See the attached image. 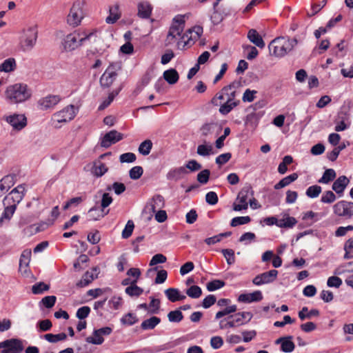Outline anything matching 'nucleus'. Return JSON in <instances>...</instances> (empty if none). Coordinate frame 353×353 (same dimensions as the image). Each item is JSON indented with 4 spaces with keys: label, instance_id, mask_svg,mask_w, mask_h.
<instances>
[{
    "label": "nucleus",
    "instance_id": "nucleus-50",
    "mask_svg": "<svg viewBox=\"0 0 353 353\" xmlns=\"http://www.w3.org/2000/svg\"><path fill=\"white\" fill-rule=\"evenodd\" d=\"M251 221V218L249 216H236L231 220L230 225L232 227H236L240 225L249 223Z\"/></svg>",
    "mask_w": 353,
    "mask_h": 353
},
{
    "label": "nucleus",
    "instance_id": "nucleus-36",
    "mask_svg": "<svg viewBox=\"0 0 353 353\" xmlns=\"http://www.w3.org/2000/svg\"><path fill=\"white\" fill-rule=\"evenodd\" d=\"M31 250L26 249L24 250L19 259V268L22 269L23 268H27L29 265L30 259H31Z\"/></svg>",
    "mask_w": 353,
    "mask_h": 353
},
{
    "label": "nucleus",
    "instance_id": "nucleus-5",
    "mask_svg": "<svg viewBox=\"0 0 353 353\" xmlns=\"http://www.w3.org/2000/svg\"><path fill=\"white\" fill-rule=\"evenodd\" d=\"M77 113L73 105H68L61 110L54 113L52 116V125L56 128H60L62 123L72 121Z\"/></svg>",
    "mask_w": 353,
    "mask_h": 353
},
{
    "label": "nucleus",
    "instance_id": "nucleus-62",
    "mask_svg": "<svg viewBox=\"0 0 353 353\" xmlns=\"http://www.w3.org/2000/svg\"><path fill=\"white\" fill-rule=\"evenodd\" d=\"M90 308L88 306H83L79 307L76 313V316L80 319L83 320L88 316L90 313Z\"/></svg>",
    "mask_w": 353,
    "mask_h": 353
},
{
    "label": "nucleus",
    "instance_id": "nucleus-18",
    "mask_svg": "<svg viewBox=\"0 0 353 353\" xmlns=\"http://www.w3.org/2000/svg\"><path fill=\"white\" fill-rule=\"evenodd\" d=\"M262 299V292L259 290H256L252 293L241 294L239 296L237 300L239 302L250 303L252 302H258Z\"/></svg>",
    "mask_w": 353,
    "mask_h": 353
},
{
    "label": "nucleus",
    "instance_id": "nucleus-37",
    "mask_svg": "<svg viewBox=\"0 0 353 353\" xmlns=\"http://www.w3.org/2000/svg\"><path fill=\"white\" fill-rule=\"evenodd\" d=\"M16 68V61L13 58H9L6 59L1 65H0V71L9 72L13 71Z\"/></svg>",
    "mask_w": 353,
    "mask_h": 353
},
{
    "label": "nucleus",
    "instance_id": "nucleus-48",
    "mask_svg": "<svg viewBox=\"0 0 353 353\" xmlns=\"http://www.w3.org/2000/svg\"><path fill=\"white\" fill-rule=\"evenodd\" d=\"M188 296L192 299H198L202 294V290L198 285H192L186 290Z\"/></svg>",
    "mask_w": 353,
    "mask_h": 353
},
{
    "label": "nucleus",
    "instance_id": "nucleus-38",
    "mask_svg": "<svg viewBox=\"0 0 353 353\" xmlns=\"http://www.w3.org/2000/svg\"><path fill=\"white\" fill-rule=\"evenodd\" d=\"M108 168L105 163L101 162L94 163L92 169V173L97 177L102 176L105 172H108Z\"/></svg>",
    "mask_w": 353,
    "mask_h": 353
},
{
    "label": "nucleus",
    "instance_id": "nucleus-26",
    "mask_svg": "<svg viewBox=\"0 0 353 353\" xmlns=\"http://www.w3.org/2000/svg\"><path fill=\"white\" fill-rule=\"evenodd\" d=\"M108 212L109 210L104 212L103 210L99 209L97 207H92L88 211V221H97L104 217Z\"/></svg>",
    "mask_w": 353,
    "mask_h": 353
},
{
    "label": "nucleus",
    "instance_id": "nucleus-58",
    "mask_svg": "<svg viewBox=\"0 0 353 353\" xmlns=\"http://www.w3.org/2000/svg\"><path fill=\"white\" fill-rule=\"evenodd\" d=\"M345 253L344 254L345 259H350L353 258V241L349 239L346 241L344 246Z\"/></svg>",
    "mask_w": 353,
    "mask_h": 353
},
{
    "label": "nucleus",
    "instance_id": "nucleus-14",
    "mask_svg": "<svg viewBox=\"0 0 353 353\" xmlns=\"http://www.w3.org/2000/svg\"><path fill=\"white\" fill-rule=\"evenodd\" d=\"M352 209V202L344 200L337 202L333 206V212L336 215L347 219H350L353 216Z\"/></svg>",
    "mask_w": 353,
    "mask_h": 353
},
{
    "label": "nucleus",
    "instance_id": "nucleus-9",
    "mask_svg": "<svg viewBox=\"0 0 353 353\" xmlns=\"http://www.w3.org/2000/svg\"><path fill=\"white\" fill-rule=\"evenodd\" d=\"M253 317L250 312H241L234 314L230 315L226 321V325L230 327H237L249 323Z\"/></svg>",
    "mask_w": 353,
    "mask_h": 353
},
{
    "label": "nucleus",
    "instance_id": "nucleus-42",
    "mask_svg": "<svg viewBox=\"0 0 353 353\" xmlns=\"http://www.w3.org/2000/svg\"><path fill=\"white\" fill-rule=\"evenodd\" d=\"M94 276L92 273L87 271L82 276L81 279L77 283V286L79 288H83L88 285L94 279Z\"/></svg>",
    "mask_w": 353,
    "mask_h": 353
},
{
    "label": "nucleus",
    "instance_id": "nucleus-29",
    "mask_svg": "<svg viewBox=\"0 0 353 353\" xmlns=\"http://www.w3.org/2000/svg\"><path fill=\"white\" fill-rule=\"evenodd\" d=\"M163 78L164 79L171 85L175 84L177 83L179 79V75L178 72L173 68H170L169 70H165L163 72Z\"/></svg>",
    "mask_w": 353,
    "mask_h": 353
},
{
    "label": "nucleus",
    "instance_id": "nucleus-40",
    "mask_svg": "<svg viewBox=\"0 0 353 353\" xmlns=\"http://www.w3.org/2000/svg\"><path fill=\"white\" fill-rule=\"evenodd\" d=\"M292 336H286L285 341L281 343V351L283 352H292L294 350L295 345L292 341Z\"/></svg>",
    "mask_w": 353,
    "mask_h": 353
},
{
    "label": "nucleus",
    "instance_id": "nucleus-15",
    "mask_svg": "<svg viewBox=\"0 0 353 353\" xmlns=\"http://www.w3.org/2000/svg\"><path fill=\"white\" fill-rule=\"evenodd\" d=\"M278 275V271L276 270H271L268 272L256 275L252 280V283L255 285H261L272 283L276 280Z\"/></svg>",
    "mask_w": 353,
    "mask_h": 353
},
{
    "label": "nucleus",
    "instance_id": "nucleus-11",
    "mask_svg": "<svg viewBox=\"0 0 353 353\" xmlns=\"http://www.w3.org/2000/svg\"><path fill=\"white\" fill-rule=\"evenodd\" d=\"M26 186L24 184H20L14 188L3 199V205L14 204L17 205L22 201L25 196Z\"/></svg>",
    "mask_w": 353,
    "mask_h": 353
},
{
    "label": "nucleus",
    "instance_id": "nucleus-28",
    "mask_svg": "<svg viewBox=\"0 0 353 353\" xmlns=\"http://www.w3.org/2000/svg\"><path fill=\"white\" fill-rule=\"evenodd\" d=\"M165 294L168 299L172 303L178 301H181L185 299V295H181L179 290L176 288H170L165 290Z\"/></svg>",
    "mask_w": 353,
    "mask_h": 353
},
{
    "label": "nucleus",
    "instance_id": "nucleus-8",
    "mask_svg": "<svg viewBox=\"0 0 353 353\" xmlns=\"http://www.w3.org/2000/svg\"><path fill=\"white\" fill-rule=\"evenodd\" d=\"M120 69L118 63H111L101 75L99 82L103 88H109L118 76L117 71Z\"/></svg>",
    "mask_w": 353,
    "mask_h": 353
},
{
    "label": "nucleus",
    "instance_id": "nucleus-57",
    "mask_svg": "<svg viewBox=\"0 0 353 353\" xmlns=\"http://www.w3.org/2000/svg\"><path fill=\"white\" fill-rule=\"evenodd\" d=\"M336 199V195L333 193V192L327 190L323 194L321 201L323 203H332L334 202Z\"/></svg>",
    "mask_w": 353,
    "mask_h": 353
},
{
    "label": "nucleus",
    "instance_id": "nucleus-1",
    "mask_svg": "<svg viewBox=\"0 0 353 353\" xmlns=\"http://www.w3.org/2000/svg\"><path fill=\"white\" fill-rule=\"evenodd\" d=\"M96 32L95 30L91 32L85 30H75L65 37L63 41V48L66 51H72L90 41Z\"/></svg>",
    "mask_w": 353,
    "mask_h": 353
},
{
    "label": "nucleus",
    "instance_id": "nucleus-31",
    "mask_svg": "<svg viewBox=\"0 0 353 353\" xmlns=\"http://www.w3.org/2000/svg\"><path fill=\"white\" fill-rule=\"evenodd\" d=\"M319 311L316 309H312L308 311L307 307H303L301 310L299 312V317L301 321L305 319H310L312 316H319Z\"/></svg>",
    "mask_w": 353,
    "mask_h": 353
},
{
    "label": "nucleus",
    "instance_id": "nucleus-45",
    "mask_svg": "<svg viewBox=\"0 0 353 353\" xmlns=\"http://www.w3.org/2000/svg\"><path fill=\"white\" fill-rule=\"evenodd\" d=\"M66 338L67 335L64 332L57 334H46L44 335V339L50 343H57L59 341H64Z\"/></svg>",
    "mask_w": 353,
    "mask_h": 353
},
{
    "label": "nucleus",
    "instance_id": "nucleus-60",
    "mask_svg": "<svg viewBox=\"0 0 353 353\" xmlns=\"http://www.w3.org/2000/svg\"><path fill=\"white\" fill-rule=\"evenodd\" d=\"M112 189L114 191L116 194L119 195L125 191L126 188L123 183L114 182L112 185V187L108 186L107 188L108 190H110Z\"/></svg>",
    "mask_w": 353,
    "mask_h": 353
},
{
    "label": "nucleus",
    "instance_id": "nucleus-49",
    "mask_svg": "<svg viewBox=\"0 0 353 353\" xmlns=\"http://www.w3.org/2000/svg\"><path fill=\"white\" fill-rule=\"evenodd\" d=\"M151 301L148 305V312L150 314H159L160 310L161 301L158 299L150 298Z\"/></svg>",
    "mask_w": 353,
    "mask_h": 353
},
{
    "label": "nucleus",
    "instance_id": "nucleus-43",
    "mask_svg": "<svg viewBox=\"0 0 353 353\" xmlns=\"http://www.w3.org/2000/svg\"><path fill=\"white\" fill-rule=\"evenodd\" d=\"M293 162V158L290 155H286L283 157L282 162H281L278 167V172L283 174L288 170V165L291 164Z\"/></svg>",
    "mask_w": 353,
    "mask_h": 353
},
{
    "label": "nucleus",
    "instance_id": "nucleus-35",
    "mask_svg": "<svg viewBox=\"0 0 353 353\" xmlns=\"http://www.w3.org/2000/svg\"><path fill=\"white\" fill-rule=\"evenodd\" d=\"M336 176V172L333 169H327L324 172L322 177L320 179H319L318 182L324 184L329 183L330 182L334 180Z\"/></svg>",
    "mask_w": 353,
    "mask_h": 353
},
{
    "label": "nucleus",
    "instance_id": "nucleus-44",
    "mask_svg": "<svg viewBox=\"0 0 353 353\" xmlns=\"http://www.w3.org/2000/svg\"><path fill=\"white\" fill-rule=\"evenodd\" d=\"M212 150L211 144H201L197 147L196 153L200 156L206 157L212 154Z\"/></svg>",
    "mask_w": 353,
    "mask_h": 353
},
{
    "label": "nucleus",
    "instance_id": "nucleus-63",
    "mask_svg": "<svg viewBox=\"0 0 353 353\" xmlns=\"http://www.w3.org/2000/svg\"><path fill=\"white\" fill-rule=\"evenodd\" d=\"M137 157L132 152H126L120 155L119 161L121 163H133L136 161Z\"/></svg>",
    "mask_w": 353,
    "mask_h": 353
},
{
    "label": "nucleus",
    "instance_id": "nucleus-59",
    "mask_svg": "<svg viewBox=\"0 0 353 353\" xmlns=\"http://www.w3.org/2000/svg\"><path fill=\"white\" fill-rule=\"evenodd\" d=\"M134 228V225L133 221L131 220H129L127 222V223L125 226V228L122 231V237L123 239L129 238L132 234Z\"/></svg>",
    "mask_w": 353,
    "mask_h": 353
},
{
    "label": "nucleus",
    "instance_id": "nucleus-34",
    "mask_svg": "<svg viewBox=\"0 0 353 353\" xmlns=\"http://www.w3.org/2000/svg\"><path fill=\"white\" fill-rule=\"evenodd\" d=\"M230 89V87H223L221 90L216 94V95L212 99L211 103L216 106L221 105L222 101H226V97L225 96V92Z\"/></svg>",
    "mask_w": 353,
    "mask_h": 353
},
{
    "label": "nucleus",
    "instance_id": "nucleus-39",
    "mask_svg": "<svg viewBox=\"0 0 353 353\" xmlns=\"http://www.w3.org/2000/svg\"><path fill=\"white\" fill-rule=\"evenodd\" d=\"M3 205L5 208L0 218V221H2L3 219L10 220L17 209V206L14 204L10 203V205Z\"/></svg>",
    "mask_w": 353,
    "mask_h": 353
},
{
    "label": "nucleus",
    "instance_id": "nucleus-30",
    "mask_svg": "<svg viewBox=\"0 0 353 353\" xmlns=\"http://www.w3.org/2000/svg\"><path fill=\"white\" fill-rule=\"evenodd\" d=\"M161 322V319L153 316L150 319L144 320L141 324V328L143 330L154 329Z\"/></svg>",
    "mask_w": 353,
    "mask_h": 353
},
{
    "label": "nucleus",
    "instance_id": "nucleus-19",
    "mask_svg": "<svg viewBox=\"0 0 353 353\" xmlns=\"http://www.w3.org/2000/svg\"><path fill=\"white\" fill-rule=\"evenodd\" d=\"M6 121L14 129L21 130L26 125V118L23 115L14 114L6 118Z\"/></svg>",
    "mask_w": 353,
    "mask_h": 353
},
{
    "label": "nucleus",
    "instance_id": "nucleus-46",
    "mask_svg": "<svg viewBox=\"0 0 353 353\" xmlns=\"http://www.w3.org/2000/svg\"><path fill=\"white\" fill-rule=\"evenodd\" d=\"M152 148V143L150 140L147 139L143 141L139 147V152L140 154L146 156L150 154Z\"/></svg>",
    "mask_w": 353,
    "mask_h": 353
},
{
    "label": "nucleus",
    "instance_id": "nucleus-61",
    "mask_svg": "<svg viewBox=\"0 0 353 353\" xmlns=\"http://www.w3.org/2000/svg\"><path fill=\"white\" fill-rule=\"evenodd\" d=\"M210 175V171L205 169L197 174V181L201 184H205L208 182Z\"/></svg>",
    "mask_w": 353,
    "mask_h": 353
},
{
    "label": "nucleus",
    "instance_id": "nucleus-27",
    "mask_svg": "<svg viewBox=\"0 0 353 353\" xmlns=\"http://www.w3.org/2000/svg\"><path fill=\"white\" fill-rule=\"evenodd\" d=\"M165 201L164 198L160 194L154 195L150 203V210L152 212H156L157 210H161L164 207Z\"/></svg>",
    "mask_w": 353,
    "mask_h": 353
},
{
    "label": "nucleus",
    "instance_id": "nucleus-64",
    "mask_svg": "<svg viewBox=\"0 0 353 353\" xmlns=\"http://www.w3.org/2000/svg\"><path fill=\"white\" fill-rule=\"evenodd\" d=\"M121 321L123 324L132 325L138 321L137 316L132 313H128L121 319Z\"/></svg>",
    "mask_w": 353,
    "mask_h": 353
},
{
    "label": "nucleus",
    "instance_id": "nucleus-21",
    "mask_svg": "<svg viewBox=\"0 0 353 353\" xmlns=\"http://www.w3.org/2000/svg\"><path fill=\"white\" fill-rule=\"evenodd\" d=\"M183 29L181 28L180 25L172 24L170 28L168 31L167 38H166V44L170 45L173 43L177 37H181Z\"/></svg>",
    "mask_w": 353,
    "mask_h": 353
},
{
    "label": "nucleus",
    "instance_id": "nucleus-51",
    "mask_svg": "<svg viewBox=\"0 0 353 353\" xmlns=\"http://www.w3.org/2000/svg\"><path fill=\"white\" fill-rule=\"evenodd\" d=\"M168 320L170 322L179 323L183 319V314L179 310L171 311L168 314Z\"/></svg>",
    "mask_w": 353,
    "mask_h": 353
},
{
    "label": "nucleus",
    "instance_id": "nucleus-7",
    "mask_svg": "<svg viewBox=\"0 0 353 353\" xmlns=\"http://www.w3.org/2000/svg\"><path fill=\"white\" fill-rule=\"evenodd\" d=\"M238 83L236 82H232L230 85H227L226 87H230V89H228L225 93V96L226 97V101L224 102L219 108V112L223 115H226L229 112L232 111V110L236 107L240 101H234L236 92L234 90Z\"/></svg>",
    "mask_w": 353,
    "mask_h": 353
},
{
    "label": "nucleus",
    "instance_id": "nucleus-2",
    "mask_svg": "<svg viewBox=\"0 0 353 353\" xmlns=\"http://www.w3.org/2000/svg\"><path fill=\"white\" fill-rule=\"evenodd\" d=\"M32 91L26 84L15 83L9 85L6 90V97L12 103H22L29 99Z\"/></svg>",
    "mask_w": 353,
    "mask_h": 353
},
{
    "label": "nucleus",
    "instance_id": "nucleus-41",
    "mask_svg": "<svg viewBox=\"0 0 353 353\" xmlns=\"http://www.w3.org/2000/svg\"><path fill=\"white\" fill-rule=\"evenodd\" d=\"M85 341L88 343L94 344V345H101L103 343L104 339L101 336L97 330H94L92 334V336H88L85 339Z\"/></svg>",
    "mask_w": 353,
    "mask_h": 353
},
{
    "label": "nucleus",
    "instance_id": "nucleus-17",
    "mask_svg": "<svg viewBox=\"0 0 353 353\" xmlns=\"http://www.w3.org/2000/svg\"><path fill=\"white\" fill-rule=\"evenodd\" d=\"M60 101L61 97L59 95L50 94L40 99L38 101V105L41 110H46L54 108Z\"/></svg>",
    "mask_w": 353,
    "mask_h": 353
},
{
    "label": "nucleus",
    "instance_id": "nucleus-22",
    "mask_svg": "<svg viewBox=\"0 0 353 353\" xmlns=\"http://www.w3.org/2000/svg\"><path fill=\"white\" fill-rule=\"evenodd\" d=\"M349 182V179L345 176H341L333 183L332 190L341 196Z\"/></svg>",
    "mask_w": 353,
    "mask_h": 353
},
{
    "label": "nucleus",
    "instance_id": "nucleus-33",
    "mask_svg": "<svg viewBox=\"0 0 353 353\" xmlns=\"http://www.w3.org/2000/svg\"><path fill=\"white\" fill-rule=\"evenodd\" d=\"M125 292L130 296H139L143 294V290L137 285L136 280H132V285L127 287Z\"/></svg>",
    "mask_w": 353,
    "mask_h": 353
},
{
    "label": "nucleus",
    "instance_id": "nucleus-24",
    "mask_svg": "<svg viewBox=\"0 0 353 353\" xmlns=\"http://www.w3.org/2000/svg\"><path fill=\"white\" fill-rule=\"evenodd\" d=\"M187 174H188V170L185 167L181 166L170 170L167 174V178L169 180L177 181L182 179Z\"/></svg>",
    "mask_w": 353,
    "mask_h": 353
},
{
    "label": "nucleus",
    "instance_id": "nucleus-54",
    "mask_svg": "<svg viewBox=\"0 0 353 353\" xmlns=\"http://www.w3.org/2000/svg\"><path fill=\"white\" fill-rule=\"evenodd\" d=\"M50 286L43 282H39L35 283L32 287V292L34 294H40L43 292L48 290Z\"/></svg>",
    "mask_w": 353,
    "mask_h": 353
},
{
    "label": "nucleus",
    "instance_id": "nucleus-20",
    "mask_svg": "<svg viewBox=\"0 0 353 353\" xmlns=\"http://www.w3.org/2000/svg\"><path fill=\"white\" fill-rule=\"evenodd\" d=\"M152 9V6L148 1H141L137 5V15L141 19H149Z\"/></svg>",
    "mask_w": 353,
    "mask_h": 353
},
{
    "label": "nucleus",
    "instance_id": "nucleus-6",
    "mask_svg": "<svg viewBox=\"0 0 353 353\" xmlns=\"http://www.w3.org/2000/svg\"><path fill=\"white\" fill-rule=\"evenodd\" d=\"M37 37L38 31L36 26L24 30L19 42L21 50L23 52L30 51L37 43Z\"/></svg>",
    "mask_w": 353,
    "mask_h": 353
},
{
    "label": "nucleus",
    "instance_id": "nucleus-16",
    "mask_svg": "<svg viewBox=\"0 0 353 353\" xmlns=\"http://www.w3.org/2000/svg\"><path fill=\"white\" fill-rule=\"evenodd\" d=\"M123 139V134L122 133L112 130L104 135L101 141V146L108 148L110 147L111 145L117 143Z\"/></svg>",
    "mask_w": 353,
    "mask_h": 353
},
{
    "label": "nucleus",
    "instance_id": "nucleus-10",
    "mask_svg": "<svg viewBox=\"0 0 353 353\" xmlns=\"http://www.w3.org/2000/svg\"><path fill=\"white\" fill-rule=\"evenodd\" d=\"M203 30L201 26H194L192 29H190L183 36L181 37L182 39H184L185 37H187L188 40L186 41H183V44L182 41H179L177 43L178 48L184 49L187 46H192L196 40L200 38L203 34Z\"/></svg>",
    "mask_w": 353,
    "mask_h": 353
},
{
    "label": "nucleus",
    "instance_id": "nucleus-32",
    "mask_svg": "<svg viewBox=\"0 0 353 353\" xmlns=\"http://www.w3.org/2000/svg\"><path fill=\"white\" fill-rule=\"evenodd\" d=\"M298 178V174L296 173H293L290 175H288L283 179H282L279 183L275 184L274 189L275 190H279L281 188H283L288 185H290L291 183L296 180Z\"/></svg>",
    "mask_w": 353,
    "mask_h": 353
},
{
    "label": "nucleus",
    "instance_id": "nucleus-4",
    "mask_svg": "<svg viewBox=\"0 0 353 353\" xmlns=\"http://www.w3.org/2000/svg\"><path fill=\"white\" fill-rule=\"evenodd\" d=\"M85 5V0H77L73 3L67 17V22L70 26L75 28L81 24L85 17L83 10Z\"/></svg>",
    "mask_w": 353,
    "mask_h": 353
},
{
    "label": "nucleus",
    "instance_id": "nucleus-52",
    "mask_svg": "<svg viewBox=\"0 0 353 353\" xmlns=\"http://www.w3.org/2000/svg\"><path fill=\"white\" fill-rule=\"evenodd\" d=\"M221 252L229 265L235 263L234 251L232 249H223Z\"/></svg>",
    "mask_w": 353,
    "mask_h": 353
},
{
    "label": "nucleus",
    "instance_id": "nucleus-53",
    "mask_svg": "<svg viewBox=\"0 0 353 353\" xmlns=\"http://www.w3.org/2000/svg\"><path fill=\"white\" fill-rule=\"evenodd\" d=\"M225 283L223 281L215 279L207 283V290L213 292L224 287Z\"/></svg>",
    "mask_w": 353,
    "mask_h": 353
},
{
    "label": "nucleus",
    "instance_id": "nucleus-13",
    "mask_svg": "<svg viewBox=\"0 0 353 353\" xmlns=\"http://www.w3.org/2000/svg\"><path fill=\"white\" fill-rule=\"evenodd\" d=\"M0 348H3L1 353H21L24 347L21 339H10L1 342Z\"/></svg>",
    "mask_w": 353,
    "mask_h": 353
},
{
    "label": "nucleus",
    "instance_id": "nucleus-3",
    "mask_svg": "<svg viewBox=\"0 0 353 353\" xmlns=\"http://www.w3.org/2000/svg\"><path fill=\"white\" fill-rule=\"evenodd\" d=\"M296 39H290L284 37H277L272 40L268 46L271 54L277 57H283L290 52L297 44Z\"/></svg>",
    "mask_w": 353,
    "mask_h": 353
},
{
    "label": "nucleus",
    "instance_id": "nucleus-23",
    "mask_svg": "<svg viewBox=\"0 0 353 353\" xmlns=\"http://www.w3.org/2000/svg\"><path fill=\"white\" fill-rule=\"evenodd\" d=\"M248 39L254 45L260 48L265 47V42L263 40L261 36L254 29H251L248 32Z\"/></svg>",
    "mask_w": 353,
    "mask_h": 353
},
{
    "label": "nucleus",
    "instance_id": "nucleus-47",
    "mask_svg": "<svg viewBox=\"0 0 353 353\" xmlns=\"http://www.w3.org/2000/svg\"><path fill=\"white\" fill-rule=\"evenodd\" d=\"M321 191H322V188L321 186H319L318 185H314L310 186L306 190L305 194L309 198L314 199V198L318 197L319 195L321 194Z\"/></svg>",
    "mask_w": 353,
    "mask_h": 353
},
{
    "label": "nucleus",
    "instance_id": "nucleus-12",
    "mask_svg": "<svg viewBox=\"0 0 353 353\" xmlns=\"http://www.w3.org/2000/svg\"><path fill=\"white\" fill-rule=\"evenodd\" d=\"M250 196H254L252 188L250 185L243 187L239 192L236 199L241 204L234 203L233 210L234 211H241L248 209V204L247 201Z\"/></svg>",
    "mask_w": 353,
    "mask_h": 353
},
{
    "label": "nucleus",
    "instance_id": "nucleus-25",
    "mask_svg": "<svg viewBox=\"0 0 353 353\" xmlns=\"http://www.w3.org/2000/svg\"><path fill=\"white\" fill-rule=\"evenodd\" d=\"M121 16V14L119 11V6L116 4L110 8L109 15L106 17L105 22L108 24H114L120 19Z\"/></svg>",
    "mask_w": 353,
    "mask_h": 353
},
{
    "label": "nucleus",
    "instance_id": "nucleus-55",
    "mask_svg": "<svg viewBox=\"0 0 353 353\" xmlns=\"http://www.w3.org/2000/svg\"><path fill=\"white\" fill-rule=\"evenodd\" d=\"M143 170L141 166L137 165L131 168L129 171V176L133 180L139 179L143 174Z\"/></svg>",
    "mask_w": 353,
    "mask_h": 353
},
{
    "label": "nucleus",
    "instance_id": "nucleus-56",
    "mask_svg": "<svg viewBox=\"0 0 353 353\" xmlns=\"http://www.w3.org/2000/svg\"><path fill=\"white\" fill-rule=\"evenodd\" d=\"M216 127V125L213 123H205L201 128V134L203 137H208L212 134L214 132V128Z\"/></svg>",
    "mask_w": 353,
    "mask_h": 353
}]
</instances>
